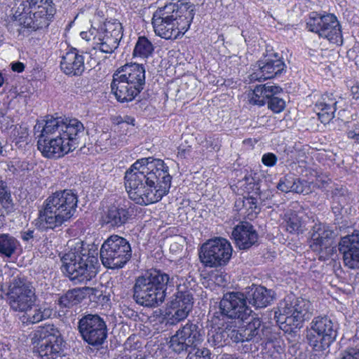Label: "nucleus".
Returning a JSON list of instances; mask_svg holds the SVG:
<instances>
[{
  "mask_svg": "<svg viewBox=\"0 0 359 359\" xmlns=\"http://www.w3.org/2000/svg\"><path fill=\"white\" fill-rule=\"evenodd\" d=\"M97 36V41L94 42L95 46L93 48L95 50H99L104 53H111L117 48L119 43L116 42L114 38H105L102 32H100Z\"/></svg>",
  "mask_w": 359,
  "mask_h": 359,
  "instance_id": "e433bc0d",
  "label": "nucleus"
},
{
  "mask_svg": "<svg viewBox=\"0 0 359 359\" xmlns=\"http://www.w3.org/2000/svg\"><path fill=\"white\" fill-rule=\"evenodd\" d=\"M294 176L287 175L281 177L276 186L277 189L282 192L288 193L290 192L292 187Z\"/></svg>",
  "mask_w": 359,
  "mask_h": 359,
  "instance_id": "37998d69",
  "label": "nucleus"
},
{
  "mask_svg": "<svg viewBox=\"0 0 359 359\" xmlns=\"http://www.w3.org/2000/svg\"><path fill=\"white\" fill-rule=\"evenodd\" d=\"M241 202L243 203V206L249 211L248 216L250 215L252 217L256 216L260 212V208L258 206V201L256 197H254L253 196L244 197Z\"/></svg>",
  "mask_w": 359,
  "mask_h": 359,
  "instance_id": "ea45409f",
  "label": "nucleus"
},
{
  "mask_svg": "<svg viewBox=\"0 0 359 359\" xmlns=\"http://www.w3.org/2000/svg\"><path fill=\"white\" fill-rule=\"evenodd\" d=\"M212 278L214 282L218 285H224L227 281V274L223 273H216L212 275Z\"/></svg>",
  "mask_w": 359,
  "mask_h": 359,
  "instance_id": "864d4df0",
  "label": "nucleus"
},
{
  "mask_svg": "<svg viewBox=\"0 0 359 359\" xmlns=\"http://www.w3.org/2000/svg\"><path fill=\"white\" fill-rule=\"evenodd\" d=\"M334 236L330 226L321 222L315 223L312 226L310 247L313 251L320 252L332 245Z\"/></svg>",
  "mask_w": 359,
  "mask_h": 359,
  "instance_id": "412c9836",
  "label": "nucleus"
},
{
  "mask_svg": "<svg viewBox=\"0 0 359 359\" xmlns=\"http://www.w3.org/2000/svg\"><path fill=\"white\" fill-rule=\"evenodd\" d=\"M274 292L263 286H255L247 292L246 300L256 308H264L269 305L273 300Z\"/></svg>",
  "mask_w": 359,
  "mask_h": 359,
  "instance_id": "cd10ccee",
  "label": "nucleus"
},
{
  "mask_svg": "<svg viewBox=\"0 0 359 359\" xmlns=\"http://www.w3.org/2000/svg\"><path fill=\"white\" fill-rule=\"evenodd\" d=\"M313 310L310 301L289 294L279 304L277 322L289 326L290 331L299 329L304 322L311 317Z\"/></svg>",
  "mask_w": 359,
  "mask_h": 359,
  "instance_id": "1a4fd4ad",
  "label": "nucleus"
},
{
  "mask_svg": "<svg viewBox=\"0 0 359 359\" xmlns=\"http://www.w3.org/2000/svg\"><path fill=\"white\" fill-rule=\"evenodd\" d=\"M35 338L38 339L37 351L41 359H58L63 355V340L53 325L39 327Z\"/></svg>",
  "mask_w": 359,
  "mask_h": 359,
  "instance_id": "a211bd4d",
  "label": "nucleus"
},
{
  "mask_svg": "<svg viewBox=\"0 0 359 359\" xmlns=\"http://www.w3.org/2000/svg\"><path fill=\"white\" fill-rule=\"evenodd\" d=\"M252 311L247 305L245 295L240 292H230L224 294L211 321L215 325H224L226 319L247 320Z\"/></svg>",
  "mask_w": 359,
  "mask_h": 359,
  "instance_id": "9d476101",
  "label": "nucleus"
},
{
  "mask_svg": "<svg viewBox=\"0 0 359 359\" xmlns=\"http://www.w3.org/2000/svg\"><path fill=\"white\" fill-rule=\"evenodd\" d=\"M99 31L100 27L96 28L92 25L88 31L81 32L80 36L83 39H85L87 41L93 40L94 42H96L98 39L97 35L100 34Z\"/></svg>",
  "mask_w": 359,
  "mask_h": 359,
  "instance_id": "de8ad7c7",
  "label": "nucleus"
},
{
  "mask_svg": "<svg viewBox=\"0 0 359 359\" xmlns=\"http://www.w3.org/2000/svg\"><path fill=\"white\" fill-rule=\"evenodd\" d=\"M145 68L137 63L126 64L113 75L111 92L120 102L133 100L144 89Z\"/></svg>",
  "mask_w": 359,
  "mask_h": 359,
  "instance_id": "0eeeda50",
  "label": "nucleus"
},
{
  "mask_svg": "<svg viewBox=\"0 0 359 359\" xmlns=\"http://www.w3.org/2000/svg\"><path fill=\"white\" fill-rule=\"evenodd\" d=\"M228 337H229L233 342H243L245 341L244 336L243 327H239L238 329H230L227 327Z\"/></svg>",
  "mask_w": 359,
  "mask_h": 359,
  "instance_id": "c03bdc74",
  "label": "nucleus"
},
{
  "mask_svg": "<svg viewBox=\"0 0 359 359\" xmlns=\"http://www.w3.org/2000/svg\"><path fill=\"white\" fill-rule=\"evenodd\" d=\"M180 275L168 274L160 269H151L138 276L133 287V299L142 306L155 308L162 304L168 290L175 287Z\"/></svg>",
  "mask_w": 359,
  "mask_h": 359,
  "instance_id": "20e7f679",
  "label": "nucleus"
},
{
  "mask_svg": "<svg viewBox=\"0 0 359 359\" xmlns=\"http://www.w3.org/2000/svg\"><path fill=\"white\" fill-rule=\"evenodd\" d=\"M180 280L178 282L177 287V292L174 297L170 301L171 309H184V306H188L189 304L190 310H192L194 304V298L192 292L190 290H184L181 285V282L184 278L180 276Z\"/></svg>",
  "mask_w": 359,
  "mask_h": 359,
  "instance_id": "c756f323",
  "label": "nucleus"
},
{
  "mask_svg": "<svg viewBox=\"0 0 359 359\" xmlns=\"http://www.w3.org/2000/svg\"><path fill=\"white\" fill-rule=\"evenodd\" d=\"M222 359H241L236 355L232 354H224Z\"/></svg>",
  "mask_w": 359,
  "mask_h": 359,
  "instance_id": "bf43d9fd",
  "label": "nucleus"
},
{
  "mask_svg": "<svg viewBox=\"0 0 359 359\" xmlns=\"http://www.w3.org/2000/svg\"><path fill=\"white\" fill-rule=\"evenodd\" d=\"M277 157L273 153L264 154L262 157V163L268 167H272L277 163Z\"/></svg>",
  "mask_w": 359,
  "mask_h": 359,
  "instance_id": "8fccbe9b",
  "label": "nucleus"
},
{
  "mask_svg": "<svg viewBox=\"0 0 359 359\" xmlns=\"http://www.w3.org/2000/svg\"><path fill=\"white\" fill-rule=\"evenodd\" d=\"M0 204L8 211L13 208L10 189L7 183L2 180H0Z\"/></svg>",
  "mask_w": 359,
  "mask_h": 359,
  "instance_id": "58836bf2",
  "label": "nucleus"
},
{
  "mask_svg": "<svg viewBox=\"0 0 359 359\" xmlns=\"http://www.w3.org/2000/svg\"><path fill=\"white\" fill-rule=\"evenodd\" d=\"M37 135V147L48 158L64 156L79 146V140L85 133L83 123L78 119L46 116L34 128Z\"/></svg>",
  "mask_w": 359,
  "mask_h": 359,
  "instance_id": "f03ea898",
  "label": "nucleus"
},
{
  "mask_svg": "<svg viewBox=\"0 0 359 359\" xmlns=\"http://www.w3.org/2000/svg\"><path fill=\"white\" fill-rule=\"evenodd\" d=\"M232 251V246L228 240L221 237L215 238L202 245L199 258L205 266H224L229 263Z\"/></svg>",
  "mask_w": 359,
  "mask_h": 359,
  "instance_id": "2eb2a0df",
  "label": "nucleus"
},
{
  "mask_svg": "<svg viewBox=\"0 0 359 359\" xmlns=\"http://www.w3.org/2000/svg\"><path fill=\"white\" fill-rule=\"evenodd\" d=\"M78 330L83 339L89 345L99 348L108 336L107 322L97 314H86L78 322Z\"/></svg>",
  "mask_w": 359,
  "mask_h": 359,
  "instance_id": "f3484780",
  "label": "nucleus"
},
{
  "mask_svg": "<svg viewBox=\"0 0 359 359\" xmlns=\"http://www.w3.org/2000/svg\"><path fill=\"white\" fill-rule=\"evenodd\" d=\"M272 359H281L280 353L278 352H276Z\"/></svg>",
  "mask_w": 359,
  "mask_h": 359,
  "instance_id": "e2e57ef3",
  "label": "nucleus"
},
{
  "mask_svg": "<svg viewBox=\"0 0 359 359\" xmlns=\"http://www.w3.org/2000/svg\"><path fill=\"white\" fill-rule=\"evenodd\" d=\"M25 313V315L22 316V322L27 324H35L49 318L53 314V309L44 303L37 305L33 310L30 309Z\"/></svg>",
  "mask_w": 359,
  "mask_h": 359,
  "instance_id": "7c9ffc66",
  "label": "nucleus"
},
{
  "mask_svg": "<svg viewBox=\"0 0 359 359\" xmlns=\"http://www.w3.org/2000/svg\"><path fill=\"white\" fill-rule=\"evenodd\" d=\"M217 328H212L208 334V342L215 348L223 347L228 338L227 327L222 328L217 325Z\"/></svg>",
  "mask_w": 359,
  "mask_h": 359,
  "instance_id": "c9c22d12",
  "label": "nucleus"
},
{
  "mask_svg": "<svg viewBox=\"0 0 359 359\" xmlns=\"http://www.w3.org/2000/svg\"><path fill=\"white\" fill-rule=\"evenodd\" d=\"M13 71L20 73L25 69V65L22 62H17L11 64Z\"/></svg>",
  "mask_w": 359,
  "mask_h": 359,
  "instance_id": "6e6d98bb",
  "label": "nucleus"
},
{
  "mask_svg": "<svg viewBox=\"0 0 359 359\" xmlns=\"http://www.w3.org/2000/svg\"><path fill=\"white\" fill-rule=\"evenodd\" d=\"M306 28L320 37L327 39L331 43H342L341 26L337 17L333 14L311 13L306 21Z\"/></svg>",
  "mask_w": 359,
  "mask_h": 359,
  "instance_id": "dca6fc26",
  "label": "nucleus"
},
{
  "mask_svg": "<svg viewBox=\"0 0 359 359\" xmlns=\"http://www.w3.org/2000/svg\"><path fill=\"white\" fill-rule=\"evenodd\" d=\"M21 250V245L17 238L4 233H0V257L11 258Z\"/></svg>",
  "mask_w": 359,
  "mask_h": 359,
  "instance_id": "c85d7f7f",
  "label": "nucleus"
},
{
  "mask_svg": "<svg viewBox=\"0 0 359 359\" xmlns=\"http://www.w3.org/2000/svg\"><path fill=\"white\" fill-rule=\"evenodd\" d=\"M203 332L198 325L188 321L170 337V348L177 353L187 352L189 348H193L189 351L186 359H211V353L208 348H195L203 341Z\"/></svg>",
  "mask_w": 359,
  "mask_h": 359,
  "instance_id": "6e6552de",
  "label": "nucleus"
},
{
  "mask_svg": "<svg viewBox=\"0 0 359 359\" xmlns=\"http://www.w3.org/2000/svg\"><path fill=\"white\" fill-rule=\"evenodd\" d=\"M339 250L343 255L345 265L350 269H359V232L341 238Z\"/></svg>",
  "mask_w": 359,
  "mask_h": 359,
  "instance_id": "aec40b11",
  "label": "nucleus"
},
{
  "mask_svg": "<svg viewBox=\"0 0 359 359\" xmlns=\"http://www.w3.org/2000/svg\"><path fill=\"white\" fill-rule=\"evenodd\" d=\"M61 261L62 273L74 284H86L97 274V252L94 245L77 243L74 250L65 253Z\"/></svg>",
  "mask_w": 359,
  "mask_h": 359,
  "instance_id": "39448f33",
  "label": "nucleus"
},
{
  "mask_svg": "<svg viewBox=\"0 0 359 359\" xmlns=\"http://www.w3.org/2000/svg\"><path fill=\"white\" fill-rule=\"evenodd\" d=\"M283 91L282 88L276 85L266 83L258 85L252 93H249L248 98L250 104L263 106L273 95H277Z\"/></svg>",
  "mask_w": 359,
  "mask_h": 359,
  "instance_id": "bb28decb",
  "label": "nucleus"
},
{
  "mask_svg": "<svg viewBox=\"0 0 359 359\" xmlns=\"http://www.w3.org/2000/svg\"><path fill=\"white\" fill-rule=\"evenodd\" d=\"M339 359H359V343L355 346H348L341 353Z\"/></svg>",
  "mask_w": 359,
  "mask_h": 359,
  "instance_id": "a18cd8bd",
  "label": "nucleus"
},
{
  "mask_svg": "<svg viewBox=\"0 0 359 359\" xmlns=\"http://www.w3.org/2000/svg\"><path fill=\"white\" fill-rule=\"evenodd\" d=\"M331 198L332 200V211L335 215H339L344 207L348 203L350 195L346 187L340 186L335 187L332 191Z\"/></svg>",
  "mask_w": 359,
  "mask_h": 359,
  "instance_id": "473e14b6",
  "label": "nucleus"
},
{
  "mask_svg": "<svg viewBox=\"0 0 359 359\" xmlns=\"http://www.w3.org/2000/svg\"><path fill=\"white\" fill-rule=\"evenodd\" d=\"M168 166L161 159L142 158L126 172V189L131 200L141 205L156 203L168 194L171 185Z\"/></svg>",
  "mask_w": 359,
  "mask_h": 359,
  "instance_id": "f257e3e1",
  "label": "nucleus"
},
{
  "mask_svg": "<svg viewBox=\"0 0 359 359\" xmlns=\"http://www.w3.org/2000/svg\"><path fill=\"white\" fill-rule=\"evenodd\" d=\"M83 52L71 48L62 56L60 61L61 70L68 76H81L85 70Z\"/></svg>",
  "mask_w": 359,
  "mask_h": 359,
  "instance_id": "5701e85b",
  "label": "nucleus"
},
{
  "mask_svg": "<svg viewBox=\"0 0 359 359\" xmlns=\"http://www.w3.org/2000/svg\"><path fill=\"white\" fill-rule=\"evenodd\" d=\"M191 152V147L181 144L177 148V157L182 159L187 158L190 156Z\"/></svg>",
  "mask_w": 359,
  "mask_h": 359,
  "instance_id": "603ef678",
  "label": "nucleus"
},
{
  "mask_svg": "<svg viewBox=\"0 0 359 359\" xmlns=\"http://www.w3.org/2000/svg\"><path fill=\"white\" fill-rule=\"evenodd\" d=\"M154 51L152 43L144 36L139 37L133 50L134 56L143 58L150 56Z\"/></svg>",
  "mask_w": 359,
  "mask_h": 359,
  "instance_id": "4c0bfd02",
  "label": "nucleus"
},
{
  "mask_svg": "<svg viewBox=\"0 0 359 359\" xmlns=\"http://www.w3.org/2000/svg\"><path fill=\"white\" fill-rule=\"evenodd\" d=\"M231 238L240 250H248L257 243L258 233L250 222H241L233 227Z\"/></svg>",
  "mask_w": 359,
  "mask_h": 359,
  "instance_id": "4be33fe9",
  "label": "nucleus"
},
{
  "mask_svg": "<svg viewBox=\"0 0 359 359\" xmlns=\"http://www.w3.org/2000/svg\"><path fill=\"white\" fill-rule=\"evenodd\" d=\"M20 23H19L18 22H17V21L13 22L11 25V26H12V27H20Z\"/></svg>",
  "mask_w": 359,
  "mask_h": 359,
  "instance_id": "0e129e2a",
  "label": "nucleus"
},
{
  "mask_svg": "<svg viewBox=\"0 0 359 359\" xmlns=\"http://www.w3.org/2000/svg\"><path fill=\"white\" fill-rule=\"evenodd\" d=\"M99 32H102L105 38H114L116 42L119 43L123 35L122 25L116 20L107 21L100 26Z\"/></svg>",
  "mask_w": 359,
  "mask_h": 359,
  "instance_id": "72a5a7b5",
  "label": "nucleus"
},
{
  "mask_svg": "<svg viewBox=\"0 0 359 359\" xmlns=\"http://www.w3.org/2000/svg\"><path fill=\"white\" fill-rule=\"evenodd\" d=\"M285 227L287 231L290 233L299 234L306 229L305 222L302 217L295 212L287 213L285 215Z\"/></svg>",
  "mask_w": 359,
  "mask_h": 359,
  "instance_id": "f704fd0d",
  "label": "nucleus"
},
{
  "mask_svg": "<svg viewBox=\"0 0 359 359\" xmlns=\"http://www.w3.org/2000/svg\"><path fill=\"white\" fill-rule=\"evenodd\" d=\"M338 326L329 317H315L306 330L308 344L316 351H325L336 340Z\"/></svg>",
  "mask_w": 359,
  "mask_h": 359,
  "instance_id": "ddd939ff",
  "label": "nucleus"
},
{
  "mask_svg": "<svg viewBox=\"0 0 359 359\" xmlns=\"http://www.w3.org/2000/svg\"><path fill=\"white\" fill-rule=\"evenodd\" d=\"M294 184L290 192L297 194H308L310 191L309 182L306 180L294 177Z\"/></svg>",
  "mask_w": 359,
  "mask_h": 359,
  "instance_id": "79ce46f5",
  "label": "nucleus"
},
{
  "mask_svg": "<svg viewBox=\"0 0 359 359\" xmlns=\"http://www.w3.org/2000/svg\"><path fill=\"white\" fill-rule=\"evenodd\" d=\"M126 123L127 124L135 125V118L129 116L123 117L120 116L118 119V123Z\"/></svg>",
  "mask_w": 359,
  "mask_h": 359,
  "instance_id": "4d7b16f0",
  "label": "nucleus"
},
{
  "mask_svg": "<svg viewBox=\"0 0 359 359\" xmlns=\"http://www.w3.org/2000/svg\"><path fill=\"white\" fill-rule=\"evenodd\" d=\"M243 327L246 341H252L258 343L264 336V325L259 318H253Z\"/></svg>",
  "mask_w": 359,
  "mask_h": 359,
  "instance_id": "2f4dec72",
  "label": "nucleus"
},
{
  "mask_svg": "<svg viewBox=\"0 0 359 359\" xmlns=\"http://www.w3.org/2000/svg\"><path fill=\"white\" fill-rule=\"evenodd\" d=\"M83 290L87 292L89 295H95L100 297L102 292L96 288L84 287L81 289L74 288L68 290L65 294L59 297L57 304L61 309H70L74 305L79 304L84 298Z\"/></svg>",
  "mask_w": 359,
  "mask_h": 359,
  "instance_id": "393cba45",
  "label": "nucleus"
},
{
  "mask_svg": "<svg viewBox=\"0 0 359 359\" xmlns=\"http://www.w3.org/2000/svg\"><path fill=\"white\" fill-rule=\"evenodd\" d=\"M174 311V313L172 314V320L173 321L172 323H175V322H180L184 319H185L190 311V306L189 304L187 306H184V309H172Z\"/></svg>",
  "mask_w": 359,
  "mask_h": 359,
  "instance_id": "49530a36",
  "label": "nucleus"
},
{
  "mask_svg": "<svg viewBox=\"0 0 359 359\" xmlns=\"http://www.w3.org/2000/svg\"><path fill=\"white\" fill-rule=\"evenodd\" d=\"M351 93L353 99L359 100V84L353 86L351 88Z\"/></svg>",
  "mask_w": 359,
  "mask_h": 359,
  "instance_id": "13d9d810",
  "label": "nucleus"
},
{
  "mask_svg": "<svg viewBox=\"0 0 359 359\" xmlns=\"http://www.w3.org/2000/svg\"><path fill=\"white\" fill-rule=\"evenodd\" d=\"M8 302L11 309L16 312H27L32 308L36 300L35 289L32 283L25 277H13L10 282L7 292Z\"/></svg>",
  "mask_w": 359,
  "mask_h": 359,
  "instance_id": "4468645a",
  "label": "nucleus"
},
{
  "mask_svg": "<svg viewBox=\"0 0 359 359\" xmlns=\"http://www.w3.org/2000/svg\"><path fill=\"white\" fill-rule=\"evenodd\" d=\"M241 182L243 183L242 186L245 187V191L248 193L257 186L255 179L251 175H245Z\"/></svg>",
  "mask_w": 359,
  "mask_h": 359,
  "instance_id": "3c124183",
  "label": "nucleus"
},
{
  "mask_svg": "<svg viewBox=\"0 0 359 359\" xmlns=\"http://www.w3.org/2000/svg\"><path fill=\"white\" fill-rule=\"evenodd\" d=\"M5 216L3 210L0 208V229L4 226Z\"/></svg>",
  "mask_w": 359,
  "mask_h": 359,
  "instance_id": "052dcab7",
  "label": "nucleus"
},
{
  "mask_svg": "<svg viewBox=\"0 0 359 359\" xmlns=\"http://www.w3.org/2000/svg\"><path fill=\"white\" fill-rule=\"evenodd\" d=\"M104 266L111 269L123 268L132 257L129 241L118 235H111L102 243L100 250Z\"/></svg>",
  "mask_w": 359,
  "mask_h": 359,
  "instance_id": "9b49d317",
  "label": "nucleus"
},
{
  "mask_svg": "<svg viewBox=\"0 0 359 359\" xmlns=\"http://www.w3.org/2000/svg\"><path fill=\"white\" fill-rule=\"evenodd\" d=\"M77 193L65 189L53 193L44 201L39 210L38 219L40 225L54 229L70 219L76 211Z\"/></svg>",
  "mask_w": 359,
  "mask_h": 359,
  "instance_id": "423d86ee",
  "label": "nucleus"
},
{
  "mask_svg": "<svg viewBox=\"0 0 359 359\" xmlns=\"http://www.w3.org/2000/svg\"><path fill=\"white\" fill-rule=\"evenodd\" d=\"M346 134L348 139L359 144V123H353L352 126H349Z\"/></svg>",
  "mask_w": 359,
  "mask_h": 359,
  "instance_id": "09e8293b",
  "label": "nucleus"
},
{
  "mask_svg": "<svg viewBox=\"0 0 359 359\" xmlns=\"http://www.w3.org/2000/svg\"><path fill=\"white\" fill-rule=\"evenodd\" d=\"M131 210L126 205L113 204L103 211L101 220L102 224L110 228L124 226L131 218Z\"/></svg>",
  "mask_w": 359,
  "mask_h": 359,
  "instance_id": "b1692460",
  "label": "nucleus"
},
{
  "mask_svg": "<svg viewBox=\"0 0 359 359\" xmlns=\"http://www.w3.org/2000/svg\"><path fill=\"white\" fill-rule=\"evenodd\" d=\"M5 81L4 77L3 76V74L1 72H0V87L2 86Z\"/></svg>",
  "mask_w": 359,
  "mask_h": 359,
  "instance_id": "680f3d73",
  "label": "nucleus"
},
{
  "mask_svg": "<svg viewBox=\"0 0 359 359\" xmlns=\"http://www.w3.org/2000/svg\"><path fill=\"white\" fill-rule=\"evenodd\" d=\"M34 231L33 230L22 231L20 233V238L23 241L29 242L34 238Z\"/></svg>",
  "mask_w": 359,
  "mask_h": 359,
  "instance_id": "5fc2aeb1",
  "label": "nucleus"
},
{
  "mask_svg": "<svg viewBox=\"0 0 359 359\" xmlns=\"http://www.w3.org/2000/svg\"><path fill=\"white\" fill-rule=\"evenodd\" d=\"M21 6L20 20L25 27L34 30L46 27L55 13L52 0H27Z\"/></svg>",
  "mask_w": 359,
  "mask_h": 359,
  "instance_id": "f8f14e48",
  "label": "nucleus"
},
{
  "mask_svg": "<svg viewBox=\"0 0 359 359\" xmlns=\"http://www.w3.org/2000/svg\"><path fill=\"white\" fill-rule=\"evenodd\" d=\"M285 62L274 55L273 58L264 57L254 65L250 75L252 80L262 81L272 79L280 75L285 69Z\"/></svg>",
  "mask_w": 359,
  "mask_h": 359,
  "instance_id": "6ab92c4d",
  "label": "nucleus"
},
{
  "mask_svg": "<svg viewBox=\"0 0 359 359\" xmlns=\"http://www.w3.org/2000/svg\"><path fill=\"white\" fill-rule=\"evenodd\" d=\"M337 102L332 93H325L315 105L316 111L321 123H328L334 116Z\"/></svg>",
  "mask_w": 359,
  "mask_h": 359,
  "instance_id": "a878e982",
  "label": "nucleus"
},
{
  "mask_svg": "<svg viewBox=\"0 0 359 359\" xmlns=\"http://www.w3.org/2000/svg\"><path fill=\"white\" fill-rule=\"evenodd\" d=\"M22 138H23V136H21V137H20V140H19V142H21V141H22L21 140H22Z\"/></svg>",
  "mask_w": 359,
  "mask_h": 359,
  "instance_id": "69168bd1",
  "label": "nucleus"
},
{
  "mask_svg": "<svg viewBox=\"0 0 359 359\" xmlns=\"http://www.w3.org/2000/svg\"><path fill=\"white\" fill-rule=\"evenodd\" d=\"M268 107L274 113H280L285 107V102L283 99L276 95L271 96L267 102Z\"/></svg>",
  "mask_w": 359,
  "mask_h": 359,
  "instance_id": "a19ab883",
  "label": "nucleus"
},
{
  "mask_svg": "<svg viewBox=\"0 0 359 359\" xmlns=\"http://www.w3.org/2000/svg\"><path fill=\"white\" fill-rule=\"evenodd\" d=\"M195 15V6L177 1L158 8L153 15L152 25L156 35L167 40L182 37L189 29Z\"/></svg>",
  "mask_w": 359,
  "mask_h": 359,
  "instance_id": "7ed1b4c3",
  "label": "nucleus"
}]
</instances>
